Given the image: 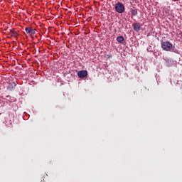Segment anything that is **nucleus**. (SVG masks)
<instances>
[{
    "instance_id": "nucleus-1",
    "label": "nucleus",
    "mask_w": 182,
    "mask_h": 182,
    "mask_svg": "<svg viewBox=\"0 0 182 182\" xmlns=\"http://www.w3.org/2000/svg\"><path fill=\"white\" fill-rule=\"evenodd\" d=\"M161 48L163 50H166V52H170V50L173 49V44H171L170 41H164L161 43Z\"/></svg>"
},
{
    "instance_id": "nucleus-5",
    "label": "nucleus",
    "mask_w": 182,
    "mask_h": 182,
    "mask_svg": "<svg viewBox=\"0 0 182 182\" xmlns=\"http://www.w3.org/2000/svg\"><path fill=\"white\" fill-rule=\"evenodd\" d=\"M78 77L83 79V77H86L87 76V70H80L77 73Z\"/></svg>"
},
{
    "instance_id": "nucleus-8",
    "label": "nucleus",
    "mask_w": 182,
    "mask_h": 182,
    "mask_svg": "<svg viewBox=\"0 0 182 182\" xmlns=\"http://www.w3.org/2000/svg\"><path fill=\"white\" fill-rule=\"evenodd\" d=\"M124 41V37L119 36L117 38V42L118 43H123V41Z\"/></svg>"
},
{
    "instance_id": "nucleus-7",
    "label": "nucleus",
    "mask_w": 182,
    "mask_h": 182,
    "mask_svg": "<svg viewBox=\"0 0 182 182\" xmlns=\"http://www.w3.org/2000/svg\"><path fill=\"white\" fill-rule=\"evenodd\" d=\"M134 31H136V32H139V31L141 29V26L140 25V23H136L135 24H134Z\"/></svg>"
},
{
    "instance_id": "nucleus-9",
    "label": "nucleus",
    "mask_w": 182,
    "mask_h": 182,
    "mask_svg": "<svg viewBox=\"0 0 182 182\" xmlns=\"http://www.w3.org/2000/svg\"><path fill=\"white\" fill-rule=\"evenodd\" d=\"M131 14L133 16H136V15L139 14V12L137 11V9H131Z\"/></svg>"
},
{
    "instance_id": "nucleus-10",
    "label": "nucleus",
    "mask_w": 182,
    "mask_h": 182,
    "mask_svg": "<svg viewBox=\"0 0 182 182\" xmlns=\"http://www.w3.org/2000/svg\"><path fill=\"white\" fill-rule=\"evenodd\" d=\"M173 1H174V2H176V1H178V0H173Z\"/></svg>"
},
{
    "instance_id": "nucleus-2",
    "label": "nucleus",
    "mask_w": 182,
    "mask_h": 182,
    "mask_svg": "<svg viewBox=\"0 0 182 182\" xmlns=\"http://www.w3.org/2000/svg\"><path fill=\"white\" fill-rule=\"evenodd\" d=\"M124 5L122 4V2H118L115 4V11L118 14H123L124 12Z\"/></svg>"
},
{
    "instance_id": "nucleus-3",
    "label": "nucleus",
    "mask_w": 182,
    "mask_h": 182,
    "mask_svg": "<svg viewBox=\"0 0 182 182\" xmlns=\"http://www.w3.org/2000/svg\"><path fill=\"white\" fill-rule=\"evenodd\" d=\"M9 35L11 38H18L19 36V31L16 28L10 29Z\"/></svg>"
},
{
    "instance_id": "nucleus-6",
    "label": "nucleus",
    "mask_w": 182,
    "mask_h": 182,
    "mask_svg": "<svg viewBox=\"0 0 182 182\" xmlns=\"http://www.w3.org/2000/svg\"><path fill=\"white\" fill-rule=\"evenodd\" d=\"M15 87H16V83L11 82L7 85V90H15Z\"/></svg>"
},
{
    "instance_id": "nucleus-4",
    "label": "nucleus",
    "mask_w": 182,
    "mask_h": 182,
    "mask_svg": "<svg viewBox=\"0 0 182 182\" xmlns=\"http://www.w3.org/2000/svg\"><path fill=\"white\" fill-rule=\"evenodd\" d=\"M25 31L28 35H30V36H32V35H35L36 33V30L34 29L33 27H26L25 28Z\"/></svg>"
}]
</instances>
